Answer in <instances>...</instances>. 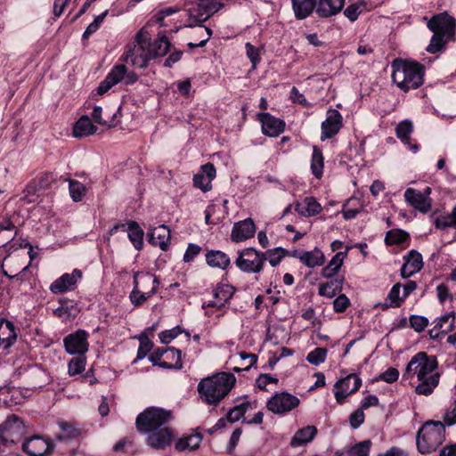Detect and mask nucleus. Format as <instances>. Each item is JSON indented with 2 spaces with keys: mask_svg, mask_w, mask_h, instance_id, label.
<instances>
[{
  "mask_svg": "<svg viewBox=\"0 0 456 456\" xmlns=\"http://www.w3.org/2000/svg\"><path fill=\"white\" fill-rule=\"evenodd\" d=\"M437 369L438 362L436 356L429 355L426 352H419L407 363L403 379H416L418 384L415 387V393L428 396L433 394L440 381Z\"/></svg>",
  "mask_w": 456,
  "mask_h": 456,
  "instance_id": "nucleus-1",
  "label": "nucleus"
},
{
  "mask_svg": "<svg viewBox=\"0 0 456 456\" xmlns=\"http://www.w3.org/2000/svg\"><path fill=\"white\" fill-rule=\"evenodd\" d=\"M169 47L170 43L166 36L151 43L150 33L140 29L134 37V45L123 54V60L135 68L143 69L151 60L167 54Z\"/></svg>",
  "mask_w": 456,
  "mask_h": 456,
  "instance_id": "nucleus-2",
  "label": "nucleus"
},
{
  "mask_svg": "<svg viewBox=\"0 0 456 456\" xmlns=\"http://www.w3.org/2000/svg\"><path fill=\"white\" fill-rule=\"evenodd\" d=\"M235 383L233 374L217 373L201 379L198 384V393L205 403L216 405L229 394Z\"/></svg>",
  "mask_w": 456,
  "mask_h": 456,
  "instance_id": "nucleus-3",
  "label": "nucleus"
},
{
  "mask_svg": "<svg viewBox=\"0 0 456 456\" xmlns=\"http://www.w3.org/2000/svg\"><path fill=\"white\" fill-rule=\"evenodd\" d=\"M392 69L394 84L403 92L417 89L423 84L425 70L417 62L395 60Z\"/></svg>",
  "mask_w": 456,
  "mask_h": 456,
  "instance_id": "nucleus-4",
  "label": "nucleus"
},
{
  "mask_svg": "<svg viewBox=\"0 0 456 456\" xmlns=\"http://www.w3.org/2000/svg\"><path fill=\"white\" fill-rule=\"evenodd\" d=\"M445 426L444 421L425 422L417 432L418 451L422 454L436 451L445 440Z\"/></svg>",
  "mask_w": 456,
  "mask_h": 456,
  "instance_id": "nucleus-5",
  "label": "nucleus"
},
{
  "mask_svg": "<svg viewBox=\"0 0 456 456\" xmlns=\"http://www.w3.org/2000/svg\"><path fill=\"white\" fill-rule=\"evenodd\" d=\"M170 419V411L161 408L149 407L137 416L135 424L138 431L145 434L153 428L165 426Z\"/></svg>",
  "mask_w": 456,
  "mask_h": 456,
  "instance_id": "nucleus-6",
  "label": "nucleus"
},
{
  "mask_svg": "<svg viewBox=\"0 0 456 456\" xmlns=\"http://www.w3.org/2000/svg\"><path fill=\"white\" fill-rule=\"evenodd\" d=\"M137 79L138 76L134 71H128L124 64H116L107 74L105 79L100 83L97 94L102 95L120 82L133 85Z\"/></svg>",
  "mask_w": 456,
  "mask_h": 456,
  "instance_id": "nucleus-7",
  "label": "nucleus"
},
{
  "mask_svg": "<svg viewBox=\"0 0 456 456\" xmlns=\"http://www.w3.org/2000/svg\"><path fill=\"white\" fill-rule=\"evenodd\" d=\"M266 261L265 254L254 248H247L238 252L236 266L248 273H258L263 270Z\"/></svg>",
  "mask_w": 456,
  "mask_h": 456,
  "instance_id": "nucleus-8",
  "label": "nucleus"
},
{
  "mask_svg": "<svg viewBox=\"0 0 456 456\" xmlns=\"http://www.w3.org/2000/svg\"><path fill=\"white\" fill-rule=\"evenodd\" d=\"M26 426L16 415L8 416L0 428V446H8L22 440Z\"/></svg>",
  "mask_w": 456,
  "mask_h": 456,
  "instance_id": "nucleus-9",
  "label": "nucleus"
},
{
  "mask_svg": "<svg viewBox=\"0 0 456 456\" xmlns=\"http://www.w3.org/2000/svg\"><path fill=\"white\" fill-rule=\"evenodd\" d=\"M300 404V400L296 395L288 392H276L266 402V408L277 415H284L296 409Z\"/></svg>",
  "mask_w": 456,
  "mask_h": 456,
  "instance_id": "nucleus-10",
  "label": "nucleus"
},
{
  "mask_svg": "<svg viewBox=\"0 0 456 456\" xmlns=\"http://www.w3.org/2000/svg\"><path fill=\"white\" fill-rule=\"evenodd\" d=\"M431 191L429 186L425 187L422 191L414 188H407L403 194L404 200L414 210L421 214H427L432 208Z\"/></svg>",
  "mask_w": 456,
  "mask_h": 456,
  "instance_id": "nucleus-11",
  "label": "nucleus"
},
{
  "mask_svg": "<svg viewBox=\"0 0 456 456\" xmlns=\"http://www.w3.org/2000/svg\"><path fill=\"white\" fill-rule=\"evenodd\" d=\"M89 335L85 330H77L63 338V345L67 354L71 355H84L89 349Z\"/></svg>",
  "mask_w": 456,
  "mask_h": 456,
  "instance_id": "nucleus-12",
  "label": "nucleus"
},
{
  "mask_svg": "<svg viewBox=\"0 0 456 456\" xmlns=\"http://www.w3.org/2000/svg\"><path fill=\"white\" fill-rule=\"evenodd\" d=\"M82 277V271L75 268L71 273H63L61 277L53 281L49 287V290L55 295L72 291L76 289Z\"/></svg>",
  "mask_w": 456,
  "mask_h": 456,
  "instance_id": "nucleus-13",
  "label": "nucleus"
},
{
  "mask_svg": "<svg viewBox=\"0 0 456 456\" xmlns=\"http://www.w3.org/2000/svg\"><path fill=\"white\" fill-rule=\"evenodd\" d=\"M362 386V379L354 373L348 374L335 383L336 391L334 395L338 403H342L344 399L355 393Z\"/></svg>",
  "mask_w": 456,
  "mask_h": 456,
  "instance_id": "nucleus-14",
  "label": "nucleus"
},
{
  "mask_svg": "<svg viewBox=\"0 0 456 456\" xmlns=\"http://www.w3.org/2000/svg\"><path fill=\"white\" fill-rule=\"evenodd\" d=\"M223 7L220 0H198L197 5L188 10L189 16L201 23Z\"/></svg>",
  "mask_w": 456,
  "mask_h": 456,
  "instance_id": "nucleus-15",
  "label": "nucleus"
},
{
  "mask_svg": "<svg viewBox=\"0 0 456 456\" xmlns=\"http://www.w3.org/2000/svg\"><path fill=\"white\" fill-rule=\"evenodd\" d=\"M145 435L147 436V444L156 450L166 449L170 445L174 438L173 431L166 427V425L159 428H153L151 431L145 433Z\"/></svg>",
  "mask_w": 456,
  "mask_h": 456,
  "instance_id": "nucleus-16",
  "label": "nucleus"
},
{
  "mask_svg": "<svg viewBox=\"0 0 456 456\" xmlns=\"http://www.w3.org/2000/svg\"><path fill=\"white\" fill-rule=\"evenodd\" d=\"M343 118L340 112L335 109H329L326 118L322 123L321 140L325 141L335 136L342 127Z\"/></svg>",
  "mask_w": 456,
  "mask_h": 456,
  "instance_id": "nucleus-17",
  "label": "nucleus"
},
{
  "mask_svg": "<svg viewBox=\"0 0 456 456\" xmlns=\"http://www.w3.org/2000/svg\"><path fill=\"white\" fill-rule=\"evenodd\" d=\"M428 28L434 33L452 37L454 33L455 20L447 13H440L432 17L428 22Z\"/></svg>",
  "mask_w": 456,
  "mask_h": 456,
  "instance_id": "nucleus-18",
  "label": "nucleus"
},
{
  "mask_svg": "<svg viewBox=\"0 0 456 456\" xmlns=\"http://www.w3.org/2000/svg\"><path fill=\"white\" fill-rule=\"evenodd\" d=\"M454 323L455 314L453 313H448L436 318L432 322L433 327L428 330L429 337L432 339L441 338L453 330Z\"/></svg>",
  "mask_w": 456,
  "mask_h": 456,
  "instance_id": "nucleus-19",
  "label": "nucleus"
},
{
  "mask_svg": "<svg viewBox=\"0 0 456 456\" xmlns=\"http://www.w3.org/2000/svg\"><path fill=\"white\" fill-rule=\"evenodd\" d=\"M261 128L264 134L270 137H277L285 129V122L282 119L272 116L270 113L258 114Z\"/></svg>",
  "mask_w": 456,
  "mask_h": 456,
  "instance_id": "nucleus-20",
  "label": "nucleus"
},
{
  "mask_svg": "<svg viewBox=\"0 0 456 456\" xmlns=\"http://www.w3.org/2000/svg\"><path fill=\"white\" fill-rule=\"evenodd\" d=\"M256 233V225L251 218H246L233 224L231 240L233 242H241L252 238Z\"/></svg>",
  "mask_w": 456,
  "mask_h": 456,
  "instance_id": "nucleus-21",
  "label": "nucleus"
},
{
  "mask_svg": "<svg viewBox=\"0 0 456 456\" xmlns=\"http://www.w3.org/2000/svg\"><path fill=\"white\" fill-rule=\"evenodd\" d=\"M423 266L422 256L418 251L412 249L404 256V264L401 268L403 278H409L419 273Z\"/></svg>",
  "mask_w": 456,
  "mask_h": 456,
  "instance_id": "nucleus-22",
  "label": "nucleus"
},
{
  "mask_svg": "<svg viewBox=\"0 0 456 456\" xmlns=\"http://www.w3.org/2000/svg\"><path fill=\"white\" fill-rule=\"evenodd\" d=\"M233 288L228 284H218L213 292V299L207 304H203L202 307L206 305L208 307H216L221 309L233 295Z\"/></svg>",
  "mask_w": 456,
  "mask_h": 456,
  "instance_id": "nucleus-23",
  "label": "nucleus"
},
{
  "mask_svg": "<svg viewBox=\"0 0 456 456\" xmlns=\"http://www.w3.org/2000/svg\"><path fill=\"white\" fill-rule=\"evenodd\" d=\"M23 451L30 456H44L50 450V444L40 436H33L22 444Z\"/></svg>",
  "mask_w": 456,
  "mask_h": 456,
  "instance_id": "nucleus-24",
  "label": "nucleus"
},
{
  "mask_svg": "<svg viewBox=\"0 0 456 456\" xmlns=\"http://www.w3.org/2000/svg\"><path fill=\"white\" fill-rule=\"evenodd\" d=\"M351 248L350 246H346V249L345 251L337 252L333 257L330 260L328 265L322 268V276L326 279H330L338 274L345 259L347 256L348 250Z\"/></svg>",
  "mask_w": 456,
  "mask_h": 456,
  "instance_id": "nucleus-25",
  "label": "nucleus"
},
{
  "mask_svg": "<svg viewBox=\"0 0 456 456\" xmlns=\"http://www.w3.org/2000/svg\"><path fill=\"white\" fill-rule=\"evenodd\" d=\"M412 131V122L408 119L401 121L395 128L397 138L400 139L404 145L408 146L412 152L416 153L419 151V145L411 142V134Z\"/></svg>",
  "mask_w": 456,
  "mask_h": 456,
  "instance_id": "nucleus-26",
  "label": "nucleus"
},
{
  "mask_svg": "<svg viewBox=\"0 0 456 456\" xmlns=\"http://www.w3.org/2000/svg\"><path fill=\"white\" fill-rule=\"evenodd\" d=\"M346 0H319L316 13L322 18L331 17L340 12Z\"/></svg>",
  "mask_w": 456,
  "mask_h": 456,
  "instance_id": "nucleus-27",
  "label": "nucleus"
},
{
  "mask_svg": "<svg viewBox=\"0 0 456 456\" xmlns=\"http://www.w3.org/2000/svg\"><path fill=\"white\" fill-rule=\"evenodd\" d=\"M321 204L313 197H306L295 205V210L302 216L311 217L321 213Z\"/></svg>",
  "mask_w": 456,
  "mask_h": 456,
  "instance_id": "nucleus-28",
  "label": "nucleus"
},
{
  "mask_svg": "<svg viewBox=\"0 0 456 456\" xmlns=\"http://www.w3.org/2000/svg\"><path fill=\"white\" fill-rule=\"evenodd\" d=\"M17 338L14 325L12 322L2 319L0 322V347L9 348Z\"/></svg>",
  "mask_w": 456,
  "mask_h": 456,
  "instance_id": "nucleus-29",
  "label": "nucleus"
},
{
  "mask_svg": "<svg viewBox=\"0 0 456 456\" xmlns=\"http://www.w3.org/2000/svg\"><path fill=\"white\" fill-rule=\"evenodd\" d=\"M169 230L163 224L149 232L148 240L151 245L158 246L162 250H167L169 246Z\"/></svg>",
  "mask_w": 456,
  "mask_h": 456,
  "instance_id": "nucleus-30",
  "label": "nucleus"
},
{
  "mask_svg": "<svg viewBox=\"0 0 456 456\" xmlns=\"http://www.w3.org/2000/svg\"><path fill=\"white\" fill-rule=\"evenodd\" d=\"M297 256L305 266L309 268L322 266L325 262V256L318 248H315L311 251H301L297 253Z\"/></svg>",
  "mask_w": 456,
  "mask_h": 456,
  "instance_id": "nucleus-31",
  "label": "nucleus"
},
{
  "mask_svg": "<svg viewBox=\"0 0 456 456\" xmlns=\"http://www.w3.org/2000/svg\"><path fill=\"white\" fill-rule=\"evenodd\" d=\"M159 285V279L151 273L136 272L134 274V288L137 289L143 290L154 288L156 293Z\"/></svg>",
  "mask_w": 456,
  "mask_h": 456,
  "instance_id": "nucleus-32",
  "label": "nucleus"
},
{
  "mask_svg": "<svg viewBox=\"0 0 456 456\" xmlns=\"http://www.w3.org/2000/svg\"><path fill=\"white\" fill-rule=\"evenodd\" d=\"M97 127L92 123L88 116H82L73 126V136L76 138L86 137L95 134Z\"/></svg>",
  "mask_w": 456,
  "mask_h": 456,
  "instance_id": "nucleus-33",
  "label": "nucleus"
},
{
  "mask_svg": "<svg viewBox=\"0 0 456 456\" xmlns=\"http://www.w3.org/2000/svg\"><path fill=\"white\" fill-rule=\"evenodd\" d=\"M256 406L257 403L256 401H243L242 403L235 405L228 411L226 415V419L231 423L239 421L243 418L244 414L248 411H253L256 408Z\"/></svg>",
  "mask_w": 456,
  "mask_h": 456,
  "instance_id": "nucleus-34",
  "label": "nucleus"
},
{
  "mask_svg": "<svg viewBox=\"0 0 456 456\" xmlns=\"http://www.w3.org/2000/svg\"><path fill=\"white\" fill-rule=\"evenodd\" d=\"M22 399L20 389L13 387H0V403L12 407L21 403Z\"/></svg>",
  "mask_w": 456,
  "mask_h": 456,
  "instance_id": "nucleus-35",
  "label": "nucleus"
},
{
  "mask_svg": "<svg viewBox=\"0 0 456 456\" xmlns=\"http://www.w3.org/2000/svg\"><path fill=\"white\" fill-rule=\"evenodd\" d=\"M317 434V428L314 426H306L298 429L291 439L292 447H299L310 443Z\"/></svg>",
  "mask_w": 456,
  "mask_h": 456,
  "instance_id": "nucleus-36",
  "label": "nucleus"
},
{
  "mask_svg": "<svg viewBox=\"0 0 456 456\" xmlns=\"http://www.w3.org/2000/svg\"><path fill=\"white\" fill-rule=\"evenodd\" d=\"M203 436L200 433L184 435L175 443V447L177 451L183 452L186 450L192 451L200 447Z\"/></svg>",
  "mask_w": 456,
  "mask_h": 456,
  "instance_id": "nucleus-37",
  "label": "nucleus"
},
{
  "mask_svg": "<svg viewBox=\"0 0 456 456\" xmlns=\"http://www.w3.org/2000/svg\"><path fill=\"white\" fill-rule=\"evenodd\" d=\"M371 445L370 440H363L346 450L338 451L335 456H370Z\"/></svg>",
  "mask_w": 456,
  "mask_h": 456,
  "instance_id": "nucleus-38",
  "label": "nucleus"
},
{
  "mask_svg": "<svg viewBox=\"0 0 456 456\" xmlns=\"http://www.w3.org/2000/svg\"><path fill=\"white\" fill-rule=\"evenodd\" d=\"M295 16L303 20L307 18L317 7V0H291Z\"/></svg>",
  "mask_w": 456,
  "mask_h": 456,
  "instance_id": "nucleus-39",
  "label": "nucleus"
},
{
  "mask_svg": "<svg viewBox=\"0 0 456 456\" xmlns=\"http://www.w3.org/2000/svg\"><path fill=\"white\" fill-rule=\"evenodd\" d=\"M207 264L213 268L226 269L230 264V257L221 250H210L206 254Z\"/></svg>",
  "mask_w": 456,
  "mask_h": 456,
  "instance_id": "nucleus-40",
  "label": "nucleus"
},
{
  "mask_svg": "<svg viewBox=\"0 0 456 456\" xmlns=\"http://www.w3.org/2000/svg\"><path fill=\"white\" fill-rule=\"evenodd\" d=\"M181 351L175 347H167L166 354L163 358L162 368L163 369H176L180 370L183 367Z\"/></svg>",
  "mask_w": 456,
  "mask_h": 456,
  "instance_id": "nucleus-41",
  "label": "nucleus"
},
{
  "mask_svg": "<svg viewBox=\"0 0 456 456\" xmlns=\"http://www.w3.org/2000/svg\"><path fill=\"white\" fill-rule=\"evenodd\" d=\"M143 230L138 223L130 221L127 223V236L135 249L141 250L143 247Z\"/></svg>",
  "mask_w": 456,
  "mask_h": 456,
  "instance_id": "nucleus-42",
  "label": "nucleus"
},
{
  "mask_svg": "<svg viewBox=\"0 0 456 456\" xmlns=\"http://www.w3.org/2000/svg\"><path fill=\"white\" fill-rule=\"evenodd\" d=\"M324 169V158L322 150L317 147H313V154L311 158V172L316 179H321L323 175Z\"/></svg>",
  "mask_w": 456,
  "mask_h": 456,
  "instance_id": "nucleus-43",
  "label": "nucleus"
},
{
  "mask_svg": "<svg viewBox=\"0 0 456 456\" xmlns=\"http://www.w3.org/2000/svg\"><path fill=\"white\" fill-rule=\"evenodd\" d=\"M343 280H334L325 283H320L318 291L320 296L331 298L342 289Z\"/></svg>",
  "mask_w": 456,
  "mask_h": 456,
  "instance_id": "nucleus-44",
  "label": "nucleus"
},
{
  "mask_svg": "<svg viewBox=\"0 0 456 456\" xmlns=\"http://www.w3.org/2000/svg\"><path fill=\"white\" fill-rule=\"evenodd\" d=\"M401 293V284H395L388 292V295L386 299L385 308L388 307H400L405 297L403 295L400 296Z\"/></svg>",
  "mask_w": 456,
  "mask_h": 456,
  "instance_id": "nucleus-45",
  "label": "nucleus"
},
{
  "mask_svg": "<svg viewBox=\"0 0 456 456\" xmlns=\"http://www.w3.org/2000/svg\"><path fill=\"white\" fill-rule=\"evenodd\" d=\"M15 226L9 219L4 220L0 223V248L5 246L14 238Z\"/></svg>",
  "mask_w": 456,
  "mask_h": 456,
  "instance_id": "nucleus-46",
  "label": "nucleus"
},
{
  "mask_svg": "<svg viewBox=\"0 0 456 456\" xmlns=\"http://www.w3.org/2000/svg\"><path fill=\"white\" fill-rule=\"evenodd\" d=\"M69 192L74 202H79L85 197L86 188L82 183L70 179L69 180Z\"/></svg>",
  "mask_w": 456,
  "mask_h": 456,
  "instance_id": "nucleus-47",
  "label": "nucleus"
},
{
  "mask_svg": "<svg viewBox=\"0 0 456 456\" xmlns=\"http://www.w3.org/2000/svg\"><path fill=\"white\" fill-rule=\"evenodd\" d=\"M409 235L400 229H392L386 233L385 242L387 245H400L407 240Z\"/></svg>",
  "mask_w": 456,
  "mask_h": 456,
  "instance_id": "nucleus-48",
  "label": "nucleus"
},
{
  "mask_svg": "<svg viewBox=\"0 0 456 456\" xmlns=\"http://www.w3.org/2000/svg\"><path fill=\"white\" fill-rule=\"evenodd\" d=\"M155 294L154 288H151L149 291L143 292L141 289L134 288L129 295V299L134 306H139L151 298Z\"/></svg>",
  "mask_w": 456,
  "mask_h": 456,
  "instance_id": "nucleus-49",
  "label": "nucleus"
},
{
  "mask_svg": "<svg viewBox=\"0 0 456 456\" xmlns=\"http://www.w3.org/2000/svg\"><path fill=\"white\" fill-rule=\"evenodd\" d=\"M86 359L84 355L73 357L68 363V374L75 376L82 373L86 370Z\"/></svg>",
  "mask_w": 456,
  "mask_h": 456,
  "instance_id": "nucleus-50",
  "label": "nucleus"
},
{
  "mask_svg": "<svg viewBox=\"0 0 456 456\" xmlns=\"http://www.w3.org/2000/svg\"><path fill=\"white\" fill-rule=\"evenodd\" d=\"M448 37H449L444 36L442 34L434 33L430 43L427 47V51L431 53L440 52L444 47Z\"/></svg>",
  "mask_w": 456,
  "mask_h": 456,
  "instance_id": "nucleus-51",
  "label": "nucleus"
},
{
  "mask_svg": "<svg viewBox=\"0 0 456 456\" xmlns=\"http://www.w3.org/2000/svg\"><path fill=\"white\" fill-rule=\"evenodd\" d=\"M53 313L63 321L69 322L74 320L77 316V308L73 305L70 306L61 305L60 307L56 308Z\"/></svg>",
  "mask_w": 456,
  "mask_h": 456,
  "instance_id": "nucleus-52",
  "label": "nucleus"
},
{
  "mask_svg": "<svg viewBox=\"0 0 456 456\" xmlns=\"http://www.w3.org/2000/svg\"><path fill=\"white\" fill-rule=\"evenodd\" d=\"M327 353H328V351L325 348H321V347L315 348L314 350L308 353V354L306 356V361L309 363L317 366L325 362L326 357H327Z\"/></svg>",
  "mask_w": 456,
  "mask_h": 456,
  "instance_id": "nucleus-53",
  "label": "nucleus"
},
{
  "mask_svg": "<svg viewBox=\"0 0 456 456\" xmlns=\"http://www.w3.org/2000/svg\"><path fill=\"white\" fill-rule=\"evenodd\" d=\"M434 218V224L437 229L444 230L449 227H456L452 214L441 215Z\"/></svg>",
  "mask_w": 456,
  "mask_h": 456,
  "instance_id": "nucleus-54",
  "label": "nucleus"
},
{
  "mask_svg": "<svg viewBox=\"0 0 456 456\" xmlns=\"http://www.w3.org/2000/svg\"><path fill=\"white\" fill-rule=\"evenodd\" d=\"M365 4L363 3H356L349 4L344 11V15L350 20L355 21L360 13L363 11Z\"/></svg>",
  "mask_w": 456,
  "mask_h": 456,
  "instance_id": "nucleus-55",
  "label": "nucleus"
},
{
  "mask_svg": "<svg viewBox=\"0 0 456 456\" xmlns=\"http://www.w3.org/2000/svg\"><path fill=\"white\" fill-rule=\"evenodd\" d=\"M195 33L199 37L204 36V37L199 43H188V46L191 49L204 46L212 36V30L209 28L203 26H200Z\"/></svg>",
  "mask_w": 456,
  "mask_h": 456,
  "instance_id": "nucleus-56",
  "label": "nucleus"
},
{
  "mask_svg": "<svg viewBox=\"0 0 456 456\" xmlns=\"http://www.w3.org/2000/svg\"><path fill=\"white\" fill-rule=\"evenodd\" d=\"M399 370L396 368L389 367L387 370L381 372L377 378H375V381H384L391 384L399 379Z\"/></svg>",
  "mask_w": 456,
  "mask_h": 456,
  "instance_id": "nucleus-57",
  "label": "nucleus"
},
{
  "mask_svg": "<svg viewBox=\"0 0 456 456\" xmlns=\"http://www.w3.org/2000/svg\"><path fill=\"white\" fill-rule=\"evenodd\" d=\"M410 326L416 332H422L428 325V319L422 315L412 314L409 318Z\"/></svg>",
  "mask_w": 456,
  "mask_h": 456,
  "instance_id": "nucleus-58",
  "label": "nucleus"
},
{
  "mask_svg": "<svg viewBox=\"0 0 456 456\" xmlns=\"http://www.w3.org/2000/svg\"><path fill=\"white\" fill-rule=\"evenodd\" d=\"M153 344L147 338H140V345L137 350L136 358L134 360V363L137 362L139 360L143 359L152 349Z\"/></svg>",
  "mask_w": 456,
  "mask_h": 456,
  "instance_id": "nucleus-59",
  "label": "nucleus"
},
{
  "mask_svg": "<svg viewBox=\"0 0 456 456\" xmlns=\"http://www.w3.org/2000/svg\"><path fill=\"white\" fill-rule=\"evenodd\" d=\"M265 254L266 260L269 261L272 266L278 265L282 258L285 256L284 249L281 248H275L272 250H268Z\"/></svg>",
  "mask_w": 456,
  "mask_h": 456,
  "instance_id": "nucleus-60",
  "label": "nucleus"
},
{
  "mask_svg": "<svg viewBox=\"0 0 456 456\" xmlns=\"http://www.w3.org/2000/svg\"><path fill=\"white\" fill-rule=\"evenodd\" d=\"M436 291L440 304H444L447 301H452L453 296L446 284L441 283L437 285L436 288Z\"/></svg>",
  "mask_w": 456,
  "mask_h": 456,
  "instance_id": "nucleus-61",
  "label": "nucleus"
},
{
  "mask_svg": "<svg viewBox=\"0 0 456 456\" xmlns=\"http://www.w3.org/2000/svg\"><path fill=\"white\" fill-rule=\"evenodd\" d=\"M279 379L277 378L273 377L270 374H260L256 379V386L261 390H268L267 386L271 384L277 385Z\"/></svg>",
  "mask_w": 456,
  "mask_h": 456,
  "instance_id": "nucleus-62",
  "label": "nucleus"
},
{
  "mask_svg": "<svg viewBox=\"0 0 456 456\" xmlns=\"http://www.w3.org/2000/svg\"><path fill=\"white\" fill-rule=\"evenodd\" d=\"M246 54L252 63V68L256 69V65L260 62L259 49L254 46L249 42L246 43Z\"/></svg>",
  "mask_w": 456,
  "mask_h": 456,
  "instance_id": "nucleus-63",
  "label": "nucleus"
},
{
  "mask_svg": "<svg viewBox=\"0 0 456 456\" xmlns=\"http://www.w3.org/2000/svg\"><path fill=\"white\" fill-rule=\"evenodd\" d=\"M350 305V300L345 294H340L333 301V309L336 313H343Z\"/></svg>",
  "mask_w": 456,
  "mask_h": 456,
  "instance_id": "nucleus-64",
  "label": "nucleus"
}]
</instances>
